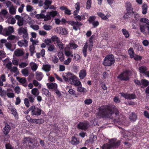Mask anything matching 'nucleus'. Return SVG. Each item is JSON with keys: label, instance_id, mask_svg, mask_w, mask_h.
Instances as JSON below:
<instances>
[{"label": "nucleus", "instance_id": "nucleus-1", "mask_svg": "<svg viewBox=\"0 0 149 149\" xmlns=\"http://www.w3.org/2000/svg\"><path fill=\"white\" fill-rule=\"evenodd\" d=\"M99 111L97 113L98 116L101 117L111 118V115L115 113V115H118V109L114 106H103L98 109Z\"/></svg>", "mask_w": 149, "mask_h": 149}, {"label": "nucleus", "instance_id": "nucleus-2", "mask_svg": "<svg viewBox=\"0 0 149 149\" xmlns=\"http://www.w3.org/2000/svg\"><path fill=\"white\" fill-rule=\"evenodd\" d=\"M120 142V141H117L115 138L110 139L108 143L104 144L101 148L102 149H111L118 147Z\"/></svg>", "mask_w": 149, "mask_h": 149}, {"label": "nucleus", "instance_id": "nucleus-3", "mask_svg": "<svg viewBox=\"0 0 149 149\" xmlns=\"http://www.w3.org/2000/svg\"><path fill=\"white\" fill-rule=\"evenodd\" d=\"M57 14V12L55 11L47 13L46 15L42 13L36 14V17L38 19L44 18V21H46L51 19L52 18L54 17Z\"/></svg>", "mask_w": 149, "mask_h": 149}, {"label": "nucleus", "instance_id": "nucleus-4", "mask_svg": "<svg viewBox=\"0 0 149 149\" xmlns=\"http://www.w3.org/2000/svg\"><path fill=\"white\" fill-rule=\"evenodd\" d=\"M94 38V36H92L83 47L82 51L85 57H86V51L88 47V50L90 52H91L92 50L93 46V39Z\"/></svg>", "mask_w": 149, "mask_h": 149}, {"label": "nucleus", "instance_id": "nucleus-5", "mask_svg": "<svg viewBox=\"0 0 149 149\" xmlns=\"http://www.w3.org/2000/svg\"><path fill=\"white\" fill-rule=\"evenodd\" d=\"M74 18L77 21H71L69 22V24L72 26L73 29L76 31L79 30L80 26L82 25V24L81 22L78 21L82 20L81 17V16L79 15L75 16Z\"/></svg>", "mask_w": 149, "mask_h": 149}, {"label": "nucleus", "instance_id": "nucleus-6", "mask_svg": "<svg viewBox=\"0 0 149 149\" xmlns=\"http://www.w3.org/2000/svg\"><path fill=\"white\" fill-rule=\"evenodd\" d=\"M115 60L113 56L111 54L107 56H106L103 62V64L105 66H109L113 64Z\"/></svg>", "mask_w": 149, "mask_h": 149}, {"label": "nucleus", "instance_id": "nucleus-7", "mask_svg": "<svg viewBox=\"0 0 149 149\" xmlns=\"http://www.w3.org/2000/svg\"><path fill=\"white\" fill-rule=\"evenodd\" d=\"M68 82L74 86H79L81 84V82L78 78L74 74L71 73Z\"/></svg>", "mask_w": 149, "mask_h": 149}, {"label": "nucleus", "instance_id": "nucleus-8", "mask_svg": "<svg viewBox=\"0 0 149 149\" xmlns=\"http://www.w3.org/2000/svg\"><path fill=\"white\" fill-rule=\"evenodd\" d=\"M130 72L128 70H126L121 73L118 77V78L121 80H127L129 79V76Z\"/></svg>", "mask_w": 149, "mask_h": 149}, {"label": "nucleus", "instance_id": "nucleus-9", "mask_svg": "<svg viewBox=\"0 0 149 149\" xmlns=\"http://www.w3.org/2000/svg\"><path fill=\"white\" fill-rule=\"evenodd\" d=\"M31 111V114L32 115L36 116H39L41 114L42 110L40 108L36 107L34 106H32L29 108Z\"/></svg>", "mask_w": 149, "mask_h": 149}, {"label": "nucleus", "instance_id": "nucleus-10", "mask_svg": "<svg viewBox=\"0 0 149 149\" xmlns=\"http://www.w3.org/2000/svg\"><path fill=\"white\" fill-rule=\"evenodd\" d=\"M18 32L19 35H21L22 34V36L24 39L28 38L27 30L26 28H21L19 29Z\"/></svg>", "mask_w": 149, "mask_h": 149}, {"label": "nucleus", "instance_id": "nucleus-11", "mask_svg": "<svg viewBox=\"0 0 149 149\" xmlns=\"http://www.w3.org/2000/svg\"><path fill=\"white\" fill-rule=\"evenodd\" d=\"M120 94L122 96L127 99H133L136 98V96L134 94H128L121 93Z\"/></svg>", "mask_w": 149, "mask_h": 149}, {"label": "nucleus", "instance_id": "nucleus-12", "mask_svg": "<svg viewBox=\"0 0 149 149\" xmlns=\"http://www.w3.org/2000/svg\"><path fill=\"white\" fill-rule=\"evenodd\" d=\"M8 108L12 112V114L14 116L15 118L17 119L18 118V114L16 109L13 106L10 105L8 107Z\"/></svg>", "mask_w": 149, "mask_h": 149}, {"label": "nucleus", "instance_id": "nucleus-13", "mask_svg": "<svg viewBox=\"0 0 149 149\" xmlns=\"http://www.w3.org/2000/svg\"><path fill=\"white\" fill-rule=\"evenodd\" d=\"M88 125H89L87 122H80L77 125V127L79 129L86 130L88 128Z\"/></svg>", "mask_w": 149, "mask_h": 149}, {"label": "nucleus", "instance_id": "nucleus-14", "mask_svg": "<svg viewBox=\"0 0 149 149\" xmlns=\"http://www.w3.org/2000/svg\"><path fill=\"white\" fill-rule=\"evenodd\" d=\"M4 32H5L4 36H7L14 32V29L12 26H9L8 29H5Z\"/></svg>", "mask_w": 149, "mask_h": 149}, {"label": "nucleus", "instance_id": "nucleus-15", "mask_svg": "<svg viewBox=\"0 0 149 149\" xmlns=\"http://www.w3.org/2000/svg\"><path fill=\"white\" fill-rule=\"evenodd\" d=\"M15 18L17 20V24L19 26H22L24 24L23 18L18 15H16L15 16Z\"/></svg>", "mask_w": 149, "mask_h": 149}, {"label": "nucleus", "instance_id": "nucleus-16", "mask_svg": "<svg viewBox=\"0 0 149 149\" xmlns=\"http://www.w3.org/2000/svg\"><path fill=\"white\" fill-rule=\"evenodd\" d=\"M4 64H6V67L10 70L12 68V63L10 61L9 59L7 58L3 61Z\"/></svg>", "mask_w": 149, "mask_h": 149}, {"label": "nucleus", "instance_id": "nucleus-17", "mask_svg": "<svg viewBox=\"0 0 149 149\" xmlns=\"http://www.w3.org/2000/svg\"><path fill=\"white\" fill-rule=\"evenodd\" d=\"M17 79L24 87H26L27 86V81L25 78L18 77L17 78Z\"/></svg>", "mask_w": 149, "mask_h": 149}, {"label": "nucleus", "instance_id": "nucleus-18", "mask_svg": "<svg viewBox=\"0 0 149 149\" xmlns=\"http://www.w3.org/2000/svg\"><path fill=\"white\" fill-rule=\"evenodd\" d=\"M17 44L20 47H27L28 45V42L25 39H24L23 40L19 41Z\"/></svg>", "mask_w": 149, "mask_h": 149}, {"label": "nucleus", "instance_id": "nucleus-19", "mask_svg": "<svg viewBox=\"0 0 149 149\" xmlns=\"http://www.w3.org/2000/svg\"><path fill=\"white\" fill-rule=\"evenodd\" d=\"M60 9L63 10H64L65 13L66 14L68 15L71 14V10L68 9L67 6H62L60 8Z\"/></svg>", "mask_w": 149, "mask_h": 149}, {"label": "nucleus", "instance_id": "nucleus-20", "mask_svg": "<svg viewBox=\"0 0 149 149\" xmlns=\"http://www.w3.org/2000/svg\"><path fill=\"white\" fill-rule=\"evenodd\" d=\"M6 94L9 98H13L14 96V95L12 90L10 88L7 89Z\"/></svg>", "mask_w": 149, "mask_h": 149}, {"label": "nucleus", "instance_id": "nucleus-21", "mask_svg": "<svg viewBox=\"0 0 149 149\" xmlns=\"http://www.w3.org/2000/svg\"><path fill=\"white\" fill-rule=\"evenodd\" d=\"M138 69L140 73L143 74L144 75L146 72L148 68L146 66H142L140 67Z\"/></svg>", "mask_w": 149, "mask_h": 149}, {"label": "nucleus", "instance_id": "nucleus-22", "mask_svg": "<svg viewBox=\"0 0 149 149\" xmlns=\"http://www.w3.org/2000/svg\"><path fill=\"white\" fill-rule=\"evenodd\" d=\"M10 129V126L7 124H6L3 129L4 134L6 135H7L9 132Z\"/></svg>", "mask_w": 149, "mask_h": 149}, {"label": "nucleus", "instance_id": "nucleus-23", "mask_svg": "<svg viewBox=\"0 0 149 149\" xmlns=\"http://www.w3.org/2000/svg\"><path fill=\"white\" fill-rule=\"evenodd\" d=\"M14 53L16 56H22L24 54V52L22 50L18 49L15 50Z\"/></svg>", "mask_w": 149, "mask_h": 149}, {"label": "nucleus", "instance_id": "nucleus-24", "mask_svg": "<svg viewBox=\"0 0 149 149\" xmlns=\"http://www.w3.org/2000/svg\"><path fill=\"white\" fill-rule=\"evenodd\" d=\"M43 77V75L41 72L37 71L36 72V78L38 81H40L41 80Z\"/></svg>", "mask_w": 149, "mask_h": 149}, {"label": "nucleus", "instance_id": "nucleus-25", "mask_svg": "<svg viewBox=\"0 0 149 149\" xmlns=\"http://www.w3.org/2000/svg\"><path fill=\"white\" fill-rule=\"evenodd\" d=\"M51 66L48 64H45L43 65L42 69L46 72H49L51 70Z\"/></svg>", "mask_w": 149, "mask_h": 149}, {"label": "nucleus", "instance_id": "nucleus-26", "mask_svg": "<svg viewBox=\"0 0 149 149\" xmlns=\"http://www.w3.org/2000/svg\"><path fill=\"white\" fill-rule=\"evenodd\" d=\"M78 46L74 43H70L66 47L67 49H74L77 47Z\"/></svg>", "mask_w": 149, "mask_h": 149}, {"label": "nucleus", "instance_id": "nucleus-27", "mask_svg": "<svg viewBox=\"0 0 149 149\" xmlns=\"http://www.w3.org/2000/svg\"><path fill=\"white\" fill-rule=\"evenodd\" d=\"M86 76V71L85 70H81L79 73V77L81 79H83Z\"/></svg>", "mask_w": 149, "mask_h": 149}, {"label": "nucleus", "instance_id": "nucleus-28", "mask_svg": "<svg viewBox=\"0 0 149 149\" xmlns=\"http://www.w3.org/2000/svg\"><path fill=\"white\" fill-rule=\"evenodd\" d=\"M58 32L60 33L65 35L67 33V32L66 30L62 27H59L57 29Z\"/></svg>", "mask_w": 149, "mask_h": 149}, {"label": "nucleus", "instance_id": "nucleus-29", "mask_svg": "<svg viewBox=\"0 0 149 149\" xmlns=\"http://www.w3.org/2000/svg\"><path fill=\"white\" fill-rule=\"evenodd\" d=\"M77 86H78L77 88V91L78 92L84 93L86 91V89L85 88L82 87L81 84V85Z\"/></svg>", "mask_w": 149, "mask_h": 149}, {"label": "nucleus", "instance_id": "nucleus-30", "mask_svg": "<svg viewBox=\"0 0 149 149\" xmlns=\"http://www.w3.org/2000/svg\"><path fill=\"white\" fill-rule=\"evenodd\" d=\"M31 93L35 97H36L39 95V92L37 88H34L31 90Z\"/></svg>", "mask_w": 149, "mask_h": 149}, {"label": "nucleus", "instance_id": "nucleus-31", "mask_svg": "<svg viewBox=\"0 0 149 149\" xmlns=\"http://www.w3.org/2000/svg\"><path fill=\"white\" fill-rule=\"evenodd\" d=\"M11 72H13L15 73V76H16L19 74V71L18 70L17 68V67L13 66L9 70Z\"/></svg>", "mask_w": 149, "mask_h": 149}, {"label": "nucleus", "instance_id": "nucleus-32", "mask_svg": "<svg viewBox=\"0 0 149 149\" xmlns=\"http://www.w3.org/2000/svg\"><path fill=\"white\" fill-rule=\"evenodd\" d=\"M30 65L31 68L32 70L33 71H36L38 68L37 65L35 63L32 62L30 64Z\"/></svg>", "mask_w": 149, "mask_h": 149}, {"label": "nucleus", "instance_id": "nucleus-33", "mask_svg": "<svg viewBox=\"0 0 149 149\" xmlns=\"http://www.w3.org/2000/svg\"><path fill=\"white\" fill-rule=\"evenodd\" d=\"M75 7L76 10L74 11V15H77L79 12L80 8L79 3H77L75 5Z\"/></svg>", "mask_w": 149, "mask_h": 149}, {"label": "nucleus", "instance_id": "nucleus-34", "mask_svg": "<svg viewBox=\"0 0 149 149\" xmlns=\"http://www.w3.org/2000/svg\"><path fill=\"white\" fill-rule=\"evenodd\" d=\"M47 86L49 88L53 89L54 90L56 89L57 88V85L55 83H51L47 84Z\"/></svg>", "mask_w": 149, "mask_h": 149}, {"label": "nucleus", "instance_id": "nucleus-35", "mask_svg": "<svg viewBox=\"0 0 149 149\" xmlns=\"http://www.w3.org/2000/svg\"><path fill=\"white\" fill-rule=\"evenodd\" d=\"M52 41L54 42L55 44H57L60 41V39L56 36H52L51 37Z\"/></svg>", "mask_w": 149, "mask_h": 149}, {"label": "nucleus", "instance_id": "nucleus-36", "mask_svg": "<svg viewBox=\"0 0 149 149\" xmlns=\"http://www.w3.org/2000/svg\"><path fill=\"white\" fill-rule=\"evenodd\" d=\"M57 54L60 61H63L64 59V56L63 52L61 51L58 52Z\"/></svg>", "mask_w": 149, "mask_h": 149}, {"label": "nucleus", "instance_id": "nucleus-37", "mask_svg": "<svg viewBox=\"0 0 149 149\" xmlns=\"http://www.w3.org/2000/svg\"><path fill=\"white\" fill-rule=\"evenodd\" d=\"M42 93L47 97H49L51 96V94L49 90L45 88L42 89Z\"/></svg>", "mask_w": 149, "mask_h": 149}, {"label": "nucleus", "instance_id": "nucleus-38", "mask_svg": "<svg viewBox=\"0 0 149 149\" xmlns=\"http://www.w3.org/2000/svg\"><path fill=\"white\" fill-rule=\"evenodd\" d=\"M79 142V140L75 136H73L72 137V139L71 141V143L73 145L78 144Z\"/></svg>", "mask_w": 149, "mask_h": 149}, {"label": "nucleus", "instance_id": "nucleus-39", "mask_svg": "<svg viewBox=\"0 0 149 149\" xmlns=\"http://www.w3.org/2000/svg\"><path fill=\"white\" fill-rule=\"evenodd\" d=\"M4 43H5V45L7 49L11 51H13L14 49H13L12 46L10 43L9 42H6Z\"/></svg>", "mask_w": 149, "mask_h": 149}, {"label": "nucleus", "instance_id": "nucleus-40", "mask_svg": "<svg viewBox=\"0 0 149 149\" xmlns=\"http://www.w3.org/2000/svg\"><path fill=\"white\" fill-rule=\"evenodd\" d=\"M27 97H28L29 100L31 103H33L34 102L35 99V97L33 96L32 95L29 93L27 94Z\"/></svg>", "mask_w": 149, "mask_h": 149}, {"label": "nucleus", "instance_id": "nucleus-41", "mask_svg": "<svg viewBox=\"0 0 149 149\" xmlns=\"http://www.w3.org/2000/svg\"><path fill=\"white\" fill-rule=\"evenodd\" d=\"M148 6L146 4H144L142 6V13L145 15L147 13Z\"/></svg>", "mask_w": 149, "mask_h": 149}, {"label": "nucleus", "instance_id": "nucleus-42", "mask_svg": "<svg viewBox=\"0 0 149 149\" xmlns=\"http://www.w3.org/2000/svg\"><path fill=\"white\" fill-rule=\"evenodd\" d=\"M125 7L127 11L131 12L132 11V8L131 4L130 2H127L126 3Z\"/></svg>", "mask_w": 149, "mask_h": 149}, {"label": "nucleus", "instance_id": "nucleus-43", "mask_svg": "<svg viewBox=\"0 0 149 149\" xmlns=\"http://www.w3.org/2000/svg\"><path fill=\"white\" fill-rule=\"evenodd\" d=\"M29 51L31 53V55L32 56L35 52V47L34 45H31L29 47Z\"/></svg>", "mask_w": 149, "mask_h": 149}, {"label": "nucleus", "instance_id": "nucleus-44", "mask_svg": "<svg viewBox=\"0 0 149 149\" xmlns=\"http://www.w3.org/2000/svg\"><path fill=\"white\" fill-rule=\"evenodd\" d=\"M71 73L70 72H68L65 75H63V79L65 81L68 82L70 76L71 75Z\"/></svg>", "mask_w": 149, "mask_h": 149}, {"label": "nucleus", "instance_id": "nucleus-45", "mask_svg": "<svg viewBox=\"0 0 149 149\" xmlns=\"http://www.w3.org/2000/svg\"><path fill=\"white\" fill-rule=\"evenodd\" d=\"M130 119L131 121H134L137 119V116L134 113H131Z\"/></svg>", "mask_w": 149, "mask_h": 149}, {"label": "nucleus", "instance_id": "nucleus-46", "mask_svg": "<svg viewBox=\"0 0 149 149\" xmlns=\"http://www.w3.org/2000/svg\"><path fill=\"white\" fill-rule=\"evenodd\" d=\"M21 72L23 75L25 77H27L29 75V71L27 68L22 70Z\"/></svg>", "mask_w": 149, "mask_h": 149}, {"label": "nucleus", "instance_id": "nucleus-47", "mask_svg": "<svg viewBox=\"0 0 149 149\" xmlns=\"http://www.w3.org/2000/svg\"><path fill=\"white\" fill-rule=\"evenodd\" d=\"M141 84L143 86L146 87L149 84V81L145 79H143L141 80Z\"/></svg>", "mask_w": 149, "mask_h": 149}, {"label": "nucleus", "instance_id": "nucleus-48", "mask_svg": "<svg viewBox=\"0 0 149 149\" xmlns=\"http://www.w3.org/2000/svg\"><path fill=\"white\" fill-rule=\"evenodd\" d=\"M96 17L95 16H90L88 19L89 24H92L95 20Z\"/></svg>", "mask_w": 149, "mask_h": 149}, {"label": "nucleus", "instance_id": "nucleus-49", "mask_svg": "<svg viewBox=\"0 0 149 149\" xmlns=\"http://www.w3.org/2000/svg\"><path fill=\"white\" fill-rule=\"evenodd\" d=\"M122 32L125 37L127 38L129 36V33L128 31L125 29H123L122 30Z\"/></svg>", "mask_w": 149, "mask_h": 149}, {"label": "nucleus", "instance_id": "nucleus-50", "mask_svg": "<svg viewBox=\"0 0 149 149\" xmlns=\"http://www.w3.org/2000/svg\"><path fill=\"white\" fill-rule=\"evenodd\" d=\"M28 65V63L27 61H26L25 62H22L19 64V67L20 68H23L26 66Z\"/></svg>", "mask_w": 149, "mask_h": 149}, {"label": "nucleus", "instance_id": "nucleus-51", "mask_svg": "<svg viewBox=\"0 0 149 149\" xmlns=\"http://www.w3.org/2000/svg\"><path fill=\"white\" fill-rule=\"evenodd\" d=\"M140 21L141 22L146 23L147 26H149V20L145 18H142L140 20Z\"/></svg>", "mask_w": 149, "mask_h": 149}, {"label": "nucleus", "instance_id": "nucleus-52", "mask_svg": "<svg viewBox=\"0 0 149 149\" xmlns=\"http://www.w3.org/2000/svg\"><path fill=\"white\" fill-rule=\"evenodd\" d=\"M128 52L131 58H133L134 57V53L132 48H130L128 50Z\"/></svg>", "mask_w": 149, "mask_h": 149}, {"label": "nucleus", "instance_id": "nucleus-53", "mask_svg": "<svg viewBox=\"0 0 149 149\" xmlns=\"http://www.w3.org/2000/svg\"><path fill=\"white\" fill-rule=\"evenodd\" d=\"M10 13L12 15H15L16 13V9L14 8V6L9 9Z\"/></svg>", "mask_w": 149, "mask_h": 149}, {"label": "nucleus", "instance_id": "nucleus-54", "mask_svg": "<svg viewBox=\"0 0 149 149\" xmlns=\"http://www.w3.org/2000/svg\"><path fill=\"white\" fill-rule=\"evenodd\" d=\"M69 93L72 95H75V97H77L75 91L72 88H70L68 91Z\"/></svg>", "mask_w": 149, "mask_h": 149}, {"label": "nucleus", "instance_id": "nucleus-55", "mask_svg": "<svg viewBox=\"0 0 149 149\" xmlns=\"http://www.w3.org/2000/svg\"><path fill=\"white\" fill-rule=\"evenodd\" d=\"M8 22L9 24H14L16 22L15 19L13 17L9 18L8 19Z\"/></svg>", "mask_w": 149, "mask_h": 149}, {"label": "nucleus", "instance_id": "nucleus-56", "mask_svg": "<svg viewBox=\"0 0 149 149\" xmlns=\"http://www.w3.org/2000/svg\"><path fill=\"white\" fill-rule=\"evenodd\" d=\"M56 46L60 50H62L63 49L64 45L61 41L56 44Z\"/></svg>", "mask_w": 149, "mask_h": 149}, {"label": "nucleus", "instance_id": "nucleus-57", "mask_svg": "<svg viewBox=\"0 0 149 149\" xmlns=\"http://www.w3.org/2000/svg\"><path fill=\"white\" fill-rule=\"evenodd\" d=\"M65 54L67 57H72L73 56L71 52L66 49L65 50Z\"/></svg>", "mask_w": 149, "mask_h": 149}, {"label": "nucleus", "instance_id": "nucleus-58", "mask_svg": "<svg viewBox=\"0 0 149 149\" xmlns=\"http://www.w3.org/2000/svg\"><path fill=\"white\" fill-rule=\"evenodd\" d=\"M33 84L35 86H38L39 88H40L41 86V84L36 80H33Z\"/></svg>", "mask_w": 149, "mask_h": 149}, {"label": "nucleus", "instance_id": "nucleus-59", "mask_svg": "<svg viewBox=\"0 0 149 149\" xmlns=\"http://www.w3.org/2000/svg\"><path fill=\"white\" fill-rule=\"evenodd\" d=\"M44 29L47 31H49L52 29V26L49 25L45 24L43 26Z\"/></svg>", "mask_w": 149, "mask_h": 149}, {"label": "nucleus", "instance_id": "nucleus-60", "mask_svg": "<svg viewBox=\"0 0 149 149\" xmlns=\"http://www.w3.org/2000/svg\"><path fill=\"white\" fill-rule=\"evenodd\" d=\"M7 40H15V41L17 40V38L14 35H10L8 37Z\"/></svg>", "mask_w": 149, "mask_h": 149}, {"label": "nucleus", "instance_id": "nucleus-61", "mask_svg": "<svg viewBox=\"0 0 149 149\" xmlns=\"http://www.w3.org/2000/svg\"><path fill=\"white\" fill-rule=\"evenodd\" d=\"M98 16L101 19L104 20L105 15L101 12H98L97 13Z\"/></svg>", "mask_w": 149, "mask_h": 149}, {"label": "nucleus", "instance_id": "nucleus-62", "mask_svg": "<svg viewBox=\"0 0 149 149\" xmlns=\"http://www.w3.org/2000/svg\"><path fill=\"white\" fill-rule=\"evenodd\" d=\"M97 139V137L93 135H92L90 137L89 139V141L93 143L94 141H96Z\"/></svg>", "mask_w": 149, "mask_h": 149}, {"label": "nucleus", "instance_id": "nucleus-63", "mask_svg": "<svg viewBox=\"0 0 149 149\" xmlns=\"http://www.w3.org/2000/svg\"><path fill=\"white\" fill-rule=\"evenodd\" d=\"M6 6L9 8L14 6L11 2L10 1H7L6 2Z\"/></svg>", "mask_w": 149, "mask_h": 149}, {"label": "nucleus", "instance_id": "nucleus-64", "mask_svg": "<svg viewBox=\"0 0 149 149\" xmlns=\"http://www.w3.org/2000/svg\"><path fill=\"white\" fill-rule=\"evenodd\" d=\"M6 56V54L3 50H0V59H1Z\"/></svg>", "mask_w": 149, "mask_h": 149}]
</instances>
